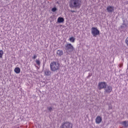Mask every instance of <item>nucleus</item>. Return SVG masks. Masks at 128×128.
Listing matches in <instances>:
<instances>
[{
  "label": "nucleus",
  "instance_id": "f257e3e1",
  "mask_svg": "<svg viewBox=\"0 0 128 128\" xmlns=\"http://www.w3.org/2000/svg\"><path fill=\"white\" fill-rule=\"evenodd\" d=\"M81 6V0H70V6L71 8L74 9L80 8Z\"/></svg>",
  "mask_w": 128,
  "mask_h": 128
},
{
  "label": "nucleus",
  "instance_id": "f03ea898",
  "mask_svg": "<svg viewBox=\"0 0 128 128\" xmlns=\"http://www.w3.org/2000/svg\"><path fill=\"white\" fill-rule=\"evenodd\" d=\"M50 70L52 72H55L60 69V64L58 62H53L50 64Z\"/></svg>",
  "mask_w": 128,
  "mask_h": 128
},
{
  "label": "nucleus",
  "instance_id": "7ed1b4c3",
  "mask_svg": "<svg viewBox=\"0 0 128 128\" xmlns=\"http://www.w3.org/2000/svg\"><path fill=\"white\" fill-rule=\"evenodd\" d=\"M60 128H72V124L68 122H65L62 124Z\"/></svg>",
  "mask_w": 128,
  "mask_h": 128
},
{
  "label": "nucleus",
  "instance_id": "20e7f679",
  "mask_svg": "<svg viewBox=\"0 0 128 128\" xmlns=\"http://www.w3.org/2000/svg\"><path fill=\"white\" fill-rule=\"evenodd\" d=\"M66 50L67 52H72L74 50V48L70 44H68L66 46Z\"/></svg>",
  "mask_w": 128,
  "mask_h": 128
},
{
  "label": "nucleus",
  "instance_id": "39448f33",
  "mask_svg": "<svg viewBox=\"0 0 128 128\" xmlns=\"http://www.w3.org/2000/svg\"><path fill=\"white\" fill-rule=\"evenodd\" d=\"M92 34L94 36L96 37L100 34V31L96 28H92Z\"/></svg>",
  "mask_w": 128,
  "mask_h": 128
},
{
  "label": "nucleus",
  "instance_id": "423d86ee",
  "mask_svg": "<svg viewBox=\"0 0 128 128\" xmlns=\"http://www.w3.org/2000/svg\"><path fill=\"white\" fill-rule=\"evenodd\" d=\"M106 86H107V84L106 82H100L98 84V88L100 90H101L102 89H103V88L105 89Z\"/></svg>",
  "mask_w": 128,
  "mask_h": 128
},
{
  "label": "nucleus",
  "instance_id": "0eeeda50",
  "mask_svg": "<svg viewBox=\"0 0 128 128\" xmlns=\"http://www.w3.org/2000/svg\"><path fill=\"white\" fill-rule=\"evenodd\" d=\"M112 86L106 85V86L104 88V90H105L104 92L110 94V92H112Z\"/></svg>",
  "mask_w": 128,
  "mask_h": 128
},
{
  "label": "nucleus",
  "instance_id": "6e6552de",
  "mask_svg": "<svg viewBox=\"0 0 128 128\" xmlns=\"http://www.w3.org/2000/svg\"><path fill=\"white\" fill-rule=\"evenodd\" d=\"M108 12L109 13H112L114 11V6H108L107 8Z\"/></svg>",
  "mask_w": 128,
  "mask_h": 128
},
{
  "label": "nucleus",
  "instance_id": "1a4fd4ad",
  "mask_svg": "<svg viewBox=\"0 0 128 128\" xmlns=\"http://www.w3.org/2000/svg\"><path fill=\"white\" fill-rule=\"evenodd\" d=\"M102 121V118L100 116H98L96 119V122L97 124H100Z\"/></svg>",
  "mask_w": 128,
  "mask_h": 128
},
{
  "label": "nucleus",
  "instance_id": "9d476101",
  "mask_svg": "<svg viewBox=\"0 0 128 128\" xmlns=\"http://www.w3.org/2000/svg\"><path fill=\"white\" fill-rule=\"evenodd\" d=\"M52 72L48 69H46L44 71V74L46 76H50Z\"/></svg>",
  "mask_w": 128,
  "mask_h": 128
},
{
  "label": "nucleus",
  "instance_id": "9b49d317",
  "mask_svg": "<svg viewBox=\"0 0 128 128\" xmlns=\"http://www.w3.org/2000/svg\"><path fill=\"white\" fill-rule=\"evenodd\" d=\"M122 124L124 126V128H128V121H124L122 122Z\"/></svg>",
  "mask_w": 128,
  "mask_h": 128
},
{
  "label": "nucleus",
  "instance_id": "f8f14e48",
  "mask_svg": "<svg viewBox=\"0 0 128 128\" xmlns=\"http://www.w3.org/2000/svg\"><path fill=\"white\" fill-rule=\"evenodd\" d=\"M56 54L58 56H61L63 55L64 53L63 52L62 50H58L56 52Z\"/></svg>",
  "mask_w": 128,
  "mask_h": 128
},
{
  "label": "nucleus",
  "instance_id": "ddd939ff",
  "mask_svg": "<svg viewBox=\"0 0 128 128\" xmlns=\"http://www.w3.org/2000/svg\"><path fill=\"white\" fill-rule=\"evenodd\" d=\"M14 71L16 74H19L20 73V70L19 68L18 67L14 68Z\"/></svg>",
  "mask_w": 128,
  "mask_h": 128
},
{
  "label": "nucleus",
  "instance_id": "4468645a",
  "mask_svg": "<svg viewBox=\"0 0 128 128\" xmlns=\"http://www.w3.org/2000/svg\"><path fill=\"white\" fill-rule=\"evenodd\" d=\"M64 22V19L62 18H58V22L60 24Z\"/></svg>",
  "mask_w": 128,
  "mask_h": 128
},
{
  "label": "nucleus",
  "instance_id": "2eb2a0df",
  "mask_svg": "<svg viewBox=\"0 0 128 128\" xmlns=\"http://www.w3.org/2000/svg\"><path fill=\"white\" fill-rule=\"evenodd\" d=\"M2 56H4V51L0 50V58H2Z\"/></svg>",
  "mask_w": 128,
  "mask_h": 128
},
{
  "label": "nucleus",
  "instance_id": "dca6fc26",
  "mask_svg": "<svg viewBox=\"0 0 128 128\" xmlns=\"http://www.w3.org/2000/svg\"><path fill=\"white\" fill-rule=\"evenodd\" d=\"M70 40V42H74L75 41V38L73 37H72L70 38L69 40Z\"/></svg>",
  "mask_w": 128,
  "mask_h": 128
},
{
  "label": "nucleus",
  "instance_id": "f3484780",
  "mask_svg": "<svg viewBox=\"0 0 128 128\" xmlns=\"http://www.w3.org/2000/svg\"><path fill=\"white\" fill-rule=\"evenodd\" d=\"M47 109H48V110L50 112H51L52 110V107H50V106H48V107L47 108Z\"/></svg>",
  "mask_w": 128,
  "mask_h": 128
},
{
  "label": "nucleus",
  "instance_id": "a211bd4d",
  "mask_svg": "<svg viewBox=\"0 0 128 128\" xmlns=\"http://www.w3.org/2000/svg\"><path fill=\"white\" fill-rule=\"evenodd\" d=\"M56 10L57 9L56 8H52V12H55Z\"/></svg>",
  "mask_w": 128,
  "mask_h": 128
},
{
  "label": "nucleus",
  "instance_id": "6ab92c4d",
  "mask_svg": "<svg viewBox=\"0 0 128 128\" xmlns=\"http://www.w3.org/2000/svg\"><path fill=\"white\" fill-rule=\"evenodd\" d=\"M126 43L127 44V46H128V37L126 38Z\"/></svg>",
  "mask_w": 128,
  "mask_h": 128
},
{
  "label": "nucleus",
  "instance_id": "aec40b11",
  "mask_svg": "<svg viewBox=\"0 0 128 128\" xmlns=\"http://www.w3.org/2000/svg\"><path fill=\"white\" fill-rule=\"evenodd\" d=\"M36 64H38V65H40V62L38 60H36Z\"/></svg>",
  "mask_w": 128,
  "mask_h": 128
},
{
  "label": "nucleus",
  "instance_id": "412c9836",
  "mask_svg": "<svg viewBox=\"0 0 128 128\" xmlns=\"http://www.w3.org/2000/svg\"><path fill=\"white\" fill-rule=\"evenodd\" d=\"M112 105L109 106V108H108L109 110H111L112 109Z\"/></svg>",
  "mask_w": 128,
  "mask_h": 128
},
{
  "label": "nucleus",
  "instance_id": "4be33fe9",
  "mask_svg": "<svg viewBox=\"0 0 128 128\" xmlns=\"http://www.w3.org/2000/svg\"><path fill=\"white\" fill-rule=\"evenodd\" d=\"M36 57H37L36 56L34 55V56L32 57V58H33L34 60V59H36Z\"/></svg>",
  "mask_w": 128,
  "mask_h": 128
},
{
  "label": "nucleus",
  "instance_id": "5701e85b",
  "mask_svg": "<svg viewBox=\"0 0 128 128\" xmlns=\"http://www.w3.org/2000/svg\"><path fill=\"white\" fill-rule=\"evenodd\" d=\"M71 12H76L74 11V10H71Z\"/></svg>",
  "mask_w": 128,
  "mask_h": 128
},
{
  "label": "nucleus",
  "instance_id": "b1692460",
  "mask_svg": "<svg viewBox=\"0 0 128 128\" xmlns=\"http://www.w3.org/2000/svg\"><path fill=\"white\" fill-rule=\"evenodd\" d=\"M122 28H123V26H122Z\"/></svg>",
  "mask_w": 128,
  "mask_h": 128
},
{
  "label": "nucleus",
  "instance_id": "393cba45",
  "mask_svg": "<svg viewBox=\"0 0 128 128\" xmlns=\"http://www.w3.org/2000/svg\"><path fill=\"white\" fill-rule=\"evenodd\" d=\"M6 0V1H7V0Z\"/></svg>",
  "mask_w": 128,
  "mask_h": 128
},
{
  "label": "nucleus",
  "instance_id": "a878e982",
  "mask_svg": "<svg viewBox=\"0 0 128 128\" xmlns=\"http://www.w3.org/2000/svg\"><path fill=\"white\" fill-rule=\"evenodd\" d=\"M125 26H126V25H125Z\"/></svg>",
  "mask_w": 128,
  "mask_h": 128
}]
</instances>
